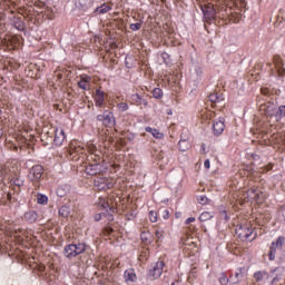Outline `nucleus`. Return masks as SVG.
<instances>
[{
	"mask_svg": "<svg viewBox=\"0 0 285 285\" xmlns=\"http://www.w3.org/2000/svg\"><path fill=\"white\" fill-rule=\"evenodd\" d=\"M236 237L240 239V242H253L255 237H257V233H255V229L253 227H249L248 225H240L236 227Z\"/></svg>",
	"mask_w": 285,
	"mask_h": 285,
	"instance_id": "obj_1",
	"label": "nucleus"
},
{
	"mask_svg": "<svg viewBox=\"0 0 285 285\" xmlns=\"http://www.w3.org/2000/svg\"><path fill=\"white\" fill-rule=\"evenodd\" d=\"M81 253H86V244H69L63 248V255L67 259H75L77 255H81Z\"/></svg>",
	"mask_w": 285,
	"mask_h": 285,
	"instance_id": "obj_2",
	"label": "nucleus"
},
{
	"mask_svg": "<svg viewBox=\"0 0 285 285\" xmlns=\"http://www.w3.org/2000/svg\"><path fill=\"white\" fill-rule=\"evenodd\" d=\"M285 237L279 236L276 242H272L269 246V253H268V259L269 262H274L276 255H277V248L282 250L284 248Z\"/></svg>",
	"mask_w": 285,
	"mask_h": 285,
	"instance_id": "obj_3",
	"label": "nucleus"
},
{
	"mask_svg": "<svg viewBox=\"0 0 285 285\" xmlns=\"http://www.w3.org/2000/svg\"><path fill=\"white\" fill-rule=\"evenodd\" d=\"M95 186L98 188V190H110L115 186V181H112V178H97L95 180Z\"/></svg>",
	"mask_w": 285,
	"mask_h": 285,
	"instance_id": "obj_4",
	"label": "nucleus"
},
{
	"mask_svg": "<svg viewBox=\"0 0 285 285\" xmlns=\"http://www.w3.org/2000/svg\"><path fill=\"white\" fill-rule=\"evenodd\" d=\"M43 166L41 165H35L31 169H30V179L31 181H33L35 184H39V181H41V177H43Z\"/></svg>",
	"mask_w": 285,
	"mask_h": 285,
	"instance_id": "obj_5",
	"label": "nucleus"
},
{
	"mask_svg": "<svg viewBox=\"0 0 285 285\" xmlns=\"http://www.w3.org/2000/svg\"><path fill=\"white\" fill-rule=\"evenodd\" d=\"M97 120L102 121L104 126L107 128H112V126H115V115L110 111H105L102 115H98Z\"/></svg>",
	"mask_w": 285,
	"mask_h": 285,
	"instance_id": "obj_6",
	"label": "nucleus"
},
{
	"mask_svg": "<svg viewBox=\"0 0 285 285\" xmlns=\"http://www.w3.org/2000/svg\"><path fill=\"white\" fill-rule=\"evenodd\" d=\"M164 266H166V263H164V261H158L153 266V269H150L149 277H153V279H159V277H161V273H164Z\"/></svg>",
	"mask_w": 285,
	"mask_h": 285,
	"instance_id": "obj_7",
	"label": "nucleus"
},
{
	"mask_svg": "<svg viewBox=\"0 0 285 285\" xmlns=\"http://www.w3.org/2000/svg\"><path fill=\"white\" fill-rule=\"evenodd\" d=\"M203 10V14L205 17V19H215V17H217V11L215 10V7L209 3V4H206L202 8Z\"/></svg>",
	"mask_w": 285,
	"mask_h": 285,
	"instance_id": "obj_8",
	"label": "nucleus"
},
{
	"mask_svg": "<svg viewBox=\"0 0 285 285\" xmlns=\"http://www.w3.org/2000/svg\"><path fill=\"white\" fill-rule=\"evenodd\" d=\"M87 175H100V173H104V168L101 167V164H90L86 167Z\"/></svg>",
	"mask_w": 285,
	"mask_h": 285,
	"instance_id": "obj_9",
	"label": "nucleus"
},
{
	"mask_svg": "<svg viewBox=\"0 0 285 285\" xmlns=\"http://www.w3.org/2000/svg\"><path fill=\"white\" fill-rule=\"evenodd\" d=\"M63 141H66V131L63 129H56L55 130V146H62Z\"/></svg>",
	"mask_w": 285,
	"mask_h": 285,
	"instance_id": "obj_10",
	"label": "nucleus"
},
{
	"mask_svg": "<svg viewBox=\"0 0 285 285\" xmlns=\"http://www.w3.org/2000/svg\"><path fill=\"white\" fill-rule=\"evenodd\" d=\"M105 92L100 89L96 90L95 94V104L98 108H104V104H106Z\"/></svg>",
	"mask_w": 285,
	"mask_h": 285,
	"instance_id": "obj_11",
	"label": "nucleus"
},
{
	"mask_svg": "<svg viewBox=\"0 0 285 285\" xmlns=\"http://www.w3.org/2000/svg\"><path fill=\"white\" fill-rule=\"evenodd\" d=\"M225 129H226V125L224 124V120H216V121H214L213 130H214V135L216 137H219V135H222Z\"/></svg>",
	"mask_w": 285,
	"mask_h": 285,
	"instance_id": "obj_12",
	"label": "nucleus"
},
{
	"mask_svg": "<svg viewBox=\"0 0 285 285\" xmlns=\"http://www.w3.org/2000/svg\"><path fill=\"white\" fill-rule=\"evenodd\" d=\"M112 10V4L110 3H102L100 7L95 9V14H106Z\"/></svg>",
	"mask_w": 285,
	"mask_h": 285,
	"instance_id": "obj_13",
	"label": "nucleus"
},
{
	"mask_svg": "<svg viewBox=\"0 0 285 285\" xmlns=\"http://www.w3.org/2000/svg\"><path fill=\"white\" fill-rule=\"evenodd\" d=\"M39 215L35 210H29L24 213V220L29 222V224H35L37 222Z\"/></svg>",
	"mask_w": 285,
	"mask_h": 285,
	"instance_id": "obj_14",
	"label": "nucleus"
},
{
	"mask_svg": "<svg viewBox=\"0 0 285 285\" xmlns=\"http://www.w3.org/2000/svg\"><path fill=\"white\" fill-rule=\"evenodd\" d=\"M274 63L276 66L277 72H278V77H284L285 76V68H284V62H282V59L275 58Z\"/></svg>",
	"mask_w": 285,
	"mask_h": 285,
	"instance_id": "obj_15",
	"label": "nucleus"
},
{
	"mask_svg": "<svg viewBox=\"0 0 285 285\" xmlns=\"http://www.w3.org/2000/svg\"><path fill=\"white\" fill-rule=\"evenodd\" d=\"M259 190L255 187H252L247 190V198L254 199L255 202H259Z\"/></svg>",
	"mask_w": 285,
	"mask_h": 285,
	"instance_id": "obj_16",
	"label": "nucleus"
},
{
	"mask_svg": "<svg viewBox=\"0 0 285 285\" xmlns=\"http://www.w3.org/2000/svg\"><path fill=\"white\" fill-rule=\"evenodd\" d=\"M244 273H246V267H240L235 273V277L233 279V284H239L242 279H244Z\"/></svg>",
	"mask_w": 285,
	"mask_h": 285,
	"instance_id": "obj_17",
	"label": "nucleus"
},
{
	"mask_svg": "<svg viewBox=\"0 0 285 285\" xmlns=\"http://www.w3.org/2000/svg\"><path fill=\"white\" fill-rule=\"evenodd\" d=\"M131 99L132 101L136 104V106H148V101L144 98H141V96H139V94H134L131 95Z\"/></svg>",
	"mask_w": 285,
	"mask_h": 285,
	"instance_id": "obj_18",
	"label": "nucleus"
},
{
	"mask_svg": "<svg viewBox=\"0 0 285 285\" xmlns=\"http://www.w3.org/2000/svg\"><path fill=\"white\" fill-rule=\"evenodd\" d=\"M125 282H137V274L135 269L130 268L125 271Z\"/></svg>",
	"mask_w": 285,
	"mask_h": 285,
	"instance_id": "obj_19",
	"label": "nucleus"
},
{
	"mask_svg": "<svg viewBox=\"0 0 285 285\" xmlns=\"http://www.w3.org/2000/svg\"><path fill=\"white\" fill-rule=\"evenodd\" d=\"M146 132H150L155 139H164V132H160L159 129H154L151 127L145 128Z\"/></svg>",
	"mask_w": 285,
	"mask_h": 285,
	"instance_id": "obj_20",
	"label": "nucleus"
},
{
	"mask_svg": "<svg viewBox=\"0 0 285 285\" xmlns=\"http://www.w3.org/2000/svg\"><path fill=\"white\" fill-rule=\"evenodd\" d=\"M77 6L82 10H88L92 6V0H77Z\"/></svg>",
	"mask_w": 285,
	"mask_h": 285,
	"instance_id": "obj_21",
	"label": "nucleus"
},
{
	"mask_svg": "<svg viewBox=\"0 0 285 285\" xmlns=\"http://www.w3.org/2000/svg\"><path fill=\"white\" fill-rule=\"evenodd\" d=\"M264 277H266V279H268V277H271L266 271H258L254 274V279L256 282H262V279H264Z\"/></svg>",
	"mask_w": 285,
	"mask_h": 285,
	"instance_id": "obj_22",
	"label": "nucleus"
},
{
	"mask_svg": "<svg viewBox=\"0 0 285 285\" xmlns=\"http://www.w3.org/2000/svg\"><path fill=\"white\" fill-rule=\"evenodd\" d=\"M178 148L181 153H186V150H188V148H190V142H188V140H186V139H181L178 142Z\"/></svg>",
	"mask_w": 285,
	"mask_h": 285,
	"instance_id": "obj_23",
	"label": "nucleus"
},
{
	"mask_svg": "<svg viewBox=\"0 0 285 285\" xmlns=\"http://www.w3.org/2000/svg\"><path fill=\"white\" fill-rule=\"evenodd\" d=\"M82 150H83V148H81V146L77 147V145H75V142H71L68 153L70 156H72V155H75V153L79 154Z\"/></svg>",
	"mask_w": 285,
	"mask_h": 285,
	"instance_id": "obj_24",
	"label": "nucleus"
},
{
	"mask_svg": "<svg viewBox=\"0 0 285 285\" xmlns=\"http://www.w3.org/2000/svg\"><path fill=\"white\" fill-rule=\"evenodd\" d=\"M58 213L60 217H63L66 219L70 215V207L61 206Z\"/></svg>",
	"mask_w": 285,
	"mask_h": 285,
	"instance_id": "obj_25",
	"label": "nucleus"
},
{
	"mask_svg": "<svg viewBox=\"0 0 285 285\" xmlns=\"http://www.w3.org/2000/svg\"><path fill=\"white\" fill-rule=\"evenodd\" d=\"M208 219H213V214L210 212H204L199 216V222H208Z\"/></svg>",
	"mask_w": 285,
	"mask_h": 285,
	"instance_id": "obj_26",
	"label": "nucleus"
},
{
	"mask_svg": "<svg viewBox=\"0 0 285 285\" xmlns=\"http://www.w3.org/2000/svg\"><path fill=\"white\" fill-rule=\"evenodd\" d=\"M153 97L154 99H161V97H164V91L161 90V88H155L153 90Z\"/></svg>",
	"mask_w": 285,
	"mask_h": 285,
	"instance_id": "obj_27",
	"label": "nucleus"
},
{
	"mask_svg": "<svg viewBox=\"0 0 285 285\" xmlns=\"http://www.w3.org/2000/svg\"><path fill=\"white\" fill-rule=\"evenodd\" d=\"M37 202H38V204L46 205V204H48V196H46L43 194H38Z\"/></svg>",
	"mask_w": 285,
	"mask_h": 285,
	"instance_id": "obj_28",
	"label": "nucleus"
},
{
	"mask_svg": "<svg viewBox=\"0 0 285 285\" xmlns=\"http://www.w3.org/2000/svg\"><path fill=\"white\" fill-rule=\"evenodd\" d=\"M218 282L220 285H228V282H229L228 276H226V274H220Z\"/></svg>",
	"mask_w": 285,
	"mask_h": 285,
	"instance_id": "obj_29",
	"label": "nucleus"
},
{
	"mask_svg": "<svg viewBox=\"0 0 285 285\" xmlns=\"http://www.w3.org/2000/svg\"><path fill=\"white\" fill-rule=\"evenodd\" d=\"M104 235H112L115 233V229L110 227V224H107L106 227L102 229Z\"/></svg>",
	"mask_w": 285,
	"mask_h": 285,
	"instance_id": "obj_30",
	"label": "nucleus"
},
{
	"mask_svg": "<svg viewBox=\"0 0 285 285\" xmlns=\"http://www.w3.org/2000/svg\"><path fill=\"white\" fill-rule=\"evenodd\" d=\"M78 87L81 88V90H90V85H88L83 80L78 81Z\"/></svg>",
	"mask_w": 285,
	"mask_h": 285,
	"instance_id": "obj_31",
	"label": "nucleus"
},
{
	"mask_svg": "<svg viewBox=\"0 0 285 285\" xmlns=\"http://www.w3.org/2000/svg\"><path fill=\"white\" fill-rule=\"evenodd\" d=\"M129 28L132 32H137V30H141V22L131 23Z\"/></svg>",
	"mask_w": 285,
	"mask_h": 285,
	"instance_id": "obj_32",
	"label": "nucleus"
},
{
	"mask_svg": "<svg viewBox=\"0 0 285 285\" xmlns=\"http://www.w3.org/2000/svg\"><path fill=\"white\" fill-rule=\"evenodd\" d=\"M197 202H198V204H200L202 206H206V204H208V197H206V196H198V197H197Z\"/></svg>",
	"mask_w": 285,
	"mask_h": 285,
	"instance_id": "obj_33",
	"label": "nucleus"
},
{
	"mask_svg": "<svg viewBox=\"0 0 285 285\" xmlns=\"http://www.w3.org/2000/svg\"><path fill=\"white\" fill-rule=\"evenodd\" d=\"M117 108L120 112H126V110H128V105L126 102H120L117 105Z\"/></svg>",
	"mask_w": 285,
	"mask_h": 285,
	"instance_id": "obj_34",
	"label": "nucleus"
},
{
	"mask_svg": "<svg viewBox=\"0 0 285 285\" xmlns=\"http://www.w3.org/2000/svg\"><path fill=\"white\" fill-rule=\"evenodd\" d=\"M209 101H212V104L219 102V96H217V94L209 95Z\"/></svg>",
	"mask_w": 285,
	"mask_h": 285,
	"instance_id": "obj_35",
	"label": "nucleus"
},
{
	"mask_svg": "<svg viewBox=\"0 0 285 285\" xmlns=\"http://www.w3.org/2000/svg\"><path fill=\"white\" fill-rule=\"evenodd\" d=\"M99 206H101V208H104V210H108V208H110V205L105 199H100Z\"/></svg>",
	"mask_w": 285,
	"mask_h": 285,
	"instance_id": "obj_36",
	"label": "nucleus"
},
{
	"mask_svg": "<svg viewBox=\"0 0 285 285\" xmlns=\"http://www.w3.org/2000/svg\"><path fill=\"white\" fill-rule=\"evenodd\" d=\"M149 219H150V222H153V224H155V222H157V212L150 210Z\"/></svg>",
	"mask_w": 285,
	"mask_h": 285,
	"instance_id": "obj_37",
	"label": "nucleus"
},
{
	"mask_svg": "<svg viewBox=\"0 0 285 285\" xmlns=\"http://www.w3.org/2000/svg\"><path fill=\"white\" fill-rule=\"evenodd\" d=\"M80 81H85V83L90 85V81H92V78L90 76H81Z\"/></svg>",
	"mask_w": 285,
	"mask_h": 285,
	"instance_id": "obj_38",
	"label": "nucleus"
},
{
	"mask_svg": "<svg viewBox=\"0 0 285 285\" xmlns=\"http://www.w3.org/2000/svg\"><path fill=\"white\" fill-rule=\"evenodd\" d=\"M283 275H282V272L278 273L273 279H272V285L273 284H277V282H281Z\"/></svg>",
	"mask_w": 285,
	"mask_h": 285,
	"instance_id": "obj_39",
	"label": "nucleus"
},
{
	"mask_svg": "<svg viewBox=\"0 0 285 285\" xmlns=\"http://www.w3.org/2000/svg\"><path fill=\"white\" fill-rule=\"evenodd\" d=\"M279 117H285V105L278 107V112Z\"/></svg>",
	"mask_w": 285,
	"mask_h": 285,
	"instance_id": "obj_40",
	"label": "nucleus"
},
{
	"mask_svg": "<svg viewBox=\"0 0 285 285\" xmlns=\"http://www.w3.org/2000/svg\"><path fill=\"white\" fill-rule=\"evenodd\" d=\"M140 237H141L142 242L148 243V237H150V234L144 232V233H141Z\"/></svg>",
	"mask_w": 285,
	"mask_h": 285,
	"instance_id": "obj_41",
	"label": "nucleus"
},
{
	"mask_svg": "<svg viewBox=\"0 0 285 285\" xmlns=\"http://www.w3.org/2000/svg\"><path fill=\"white\" fill-rule=\"evenodd\" d=\"M156 237H157L158 240L164 239V232L157 229L156 230Z\"/></svg>",
	"mask_w": 285,
	"mask_h": 285,
	"instance_id": "obj_42",
	"label": "nucleus"
},
{
	"mask_svg": "<svg viewBox=\"0 0 285 285\" xmlns=\"http://www.w3.org/2000/svg\"><path fill=\"white\" fill-rule=\"evenodd\" d=\"M104 217H107L108 222H115V216L112 214H102Z\"/></svg>",
	"mask_w": 285,
	"mask_h": 285,
	"instance_id": "obj_43",
	"label": "nucleus"
},
{
	"mask_svg": "<svg viewBox=\"0 0 285 285\" xmlns=\"http://www.w3.org/2000/svg\"><path fill=\"white\" fill-rule=\"evenodd\" d=\"M102 215H104V214H96V215H95V220H96V222H101Z\"/></svg>",
	"mask_w": 285,
	"mask_h": 285,
	"instance_id": "obj_44",
	"label": "nucleus"
},
{
	"mask_svg": "<svg viewBox=\"0 0 285 285\" xmlns=\"http://www.w3.org/2000/svg\"><path fill=\"white\" fill-rule=\"evenodd\" d=\"M205 168H210V160L206 159L204 163Z\"/></svg>",
	"mask_w": 285,
	"mask_h": 285,
	"instance_id": "obj_45",
	"label": "nucleus"
},
{
	"mask_svg": "<svg viewBox=\"0 0 285 285\" xmlns=\"http://www.w3.org/2000/svg\"><path fill=\"white\" fill-rule=\"evenodd\" d=\"M195 222V217H189L186 219V224H193Z\"/></svg>",
	"mask_w": 285,
	"mask_h": 285,
	"instance_id": "obj_46",
	"label": "nucleus"
},
{
	"mask_svg": "<svg viewBox=\"0 0 285 285\" xmlns=\"http://www.w3.org/2000/svg\"><path fill=\"white\" fill-rule=\"evenodd\" d=\"M266 170H273V165L267 166Z\"/></svg>",
	"mask_w": 285,
	"mask_h": 285,
	"instance_id": "obj_47",
	"label": "nucleus"
},
{
	"mask_svg": "<svg viewBox=\"0 0 285 285\" xmlns=\"http://www.w3.org/2000/svg\"><path fill=\"white\" fill-rule=\"evenodd\" d=\"M58 79H63V75L58 73Z\"/></svg>",
	"mask_w": 285,
	"mask_h": 285,
	"instance_id": "obj_48",
	"label": "nucleus"
},
{
	"mask_svg": "<svg viewBox=\"0 0 285 285\" xmlns=\"http://www.w3.org/2000/svg\"><path fill=\"white\" fill-rule=\"evenodd\" d=\"M0 137H3V129L0 128Z\"/></svg>",
	"mask_w": 285,
	"mask_h": 285,
	"instance_id": "obj_49",
	"label": "nucleus"
},
{
	"mask_svg": "<svg viewBox=\"0 0 285 285\" xmlns=\"http://www.w3.org/2000/svg\"><path fill=\"white\" fill-rule=\"evenodd\" d=\"M167 115H173V110H169V111L167 112Z\"/></svg>",
	"mask_w": 285,
	"mask_h": 285,
	"instance_id": "obj_50",
	"label": "nucleus"
},
{
	"mask_svg": "<svg viewBox=\"0 0 285 285\" xmlns=\"http://www.w3.org/2000/svg\"><path fill=\"white\" fill-rule=\"evenodd\" d=\"M166 215H167V216L165 217V219H168V212H167V210H166Z\"/></svg>",
	"mask_w": 285,
	"mask_h": 285,
	"instance_id": "obj_51",
	"label": "nucleus"
},
{
	"mask_svg": "<svg viewBox=\"0 0 285 285\" xmlns=\"http://www.w3.org/2000/svg\"><path fill=\"white\" fill-rule=\"evenodd\" d=\"M277 271H279V268H275L274 272L277 273Z\"/></svg>",
	"mask_w": 285,
	"mask_h": 285,
	"instance_id": "obj_52",
	"label": "nucleus"
},
{
	"mask_svg": "<svg viewBox=\"0 0 285 285\" xmlns=\"http://www.w3.org/2000/svg\"><path fill=\"white\" fill-rule=\"evenodd\" d=\"M130 217H135V215L130 214Z\"/></svg>",
	"mask_w": 285,
	"mask_h": 285,
	"instance_id": "obj_53",
	"label": "nucleus"
}]
</instances>
